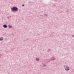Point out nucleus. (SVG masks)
<instances>
[{
    "label": "nucleus",
    "mask_w": 74,
    "mask_h": 74,
    "mask_svg": "<svg viewBox=\"0 0 74 74\" xmlns=\"http://www.w3.org/2000/svg\"><path fill=\"white\" fill-rule=\"evenodd\" d=\"M43 67H45V66H46V65L45 64H43Z\"/></svg>",
    "instance_id": "nucleus-8"
},
{
    "label": "nucleus",
    "mask_w": 74,
    "mask_h": 74,
    "mask_svg": "<svg viewBox=\"0 0 74 74\" xmlns=\"http://www.w3.org/2000/svg\"><path fill=\"white\" fill-rule=\"evenodd\" d=\"M45 15H46V16H47V14H45Z\"/></svg>",
    "instance_id": "nucleus-10"
},
{
    "label": "nucleus",
    "mask_w": 74,
    "mask_h": 74,
    "mask_svg": "<svg viewBox=\"0 0 74 74\" xmlns=\"http://www.w3.org/2000/svg\"><path fill=\"white\" fill-rule=\"evenodd\" d=\"M49 51L51 50V49H49Z\"/></svg>",
    "instance_id": "nucleus-12"
},
{
    "label": "nucleus",
    "mask_w": 74,
    "mask_h": 74,
    "mask_svg": "<svg viewBox=\"0 0 74 74\" xmlns=\"http://www.w3.org/2000/svg\"><path fill=\"white\" fill-rule=\"evenodd\" d=\"M8 27L9 28H11V27H12V26H10V25H8Z\"/></svg>",
    "instance_id": "nucleus-5"
},
{
    "label": "nucleus",
    "mask_w": 74,
    "mask_h": 74,
    "mask_svg": "<svg viewBox=\"0 0 74 74\" xmlns=\"http://www.w3.org/2000/svg\"><path fill=\"white\" fill-rule=\"evenodd\" d=\"M22 6H23V7H24V6H25V5H24V4H23Z\"/></svg>",
    "instance_id": "nucleus-9"
},
{
    "label": "nucleus",
    "mask_w": 74,
    "mask_h": 74,
    "mask_svg": "<svg viewBox=\"0 0 74 74\" xmlns=\"http://www.w3.org/2000/svg\"><path fill=\"white\" fill-rule=\"evenodd\" d=\"M53 58H52V60H53Z\"/></svg>",
    "instance_id": "nucleus-11"
},
{
    "label": "nucleus",
    "mask_w": 74,
    "mask_h": 74,
    "mask_svg": "<svg viewBox=\"0 0 74 74\" xmlns=\"http://www.w3.org/2000/svg\"><path fill=\"white\" fill-rule=\"evenodd\" d=\"M52 59H53V60H55V57H53V58H52Z\"/></svg>",
    "instance_id": "nucleus-7"
},
{
    "label": "nucleus",
    "mask_w": 74,
    "mask_h": 74,
    "mask_svg": "<svg viewBox=\"0 0 74 74\" xmlns=\"http://www.w3.org/2000/svg\"><path fill=\"white\" fill-rule=\"evenodd\" d=\"M64 67L65 68V70L66 71H68L70 70V68L66 65H64Z\"/></svg>",
    "instance_id": "nucleus-2"
},
{
    "label": "nucleus",
    "mask_w": 74,
    "mask_h": 74,
    "mask_svg": "<svg viewBox=\"0 0 74 74\" xmlns=\"http://www.w3.org/2000/svg\"><path fill=\"white\" fill-rule=\"evenodd\" d=\"M12 10V11H18V8L17 7H13L12 8H11Z\"/></svg>",
    "instance_id": "nucleus-1"
},
{
    "label": "nucleus",
    "mask_w": 74,
    "mask_h": 74,
    "mask_svg": "<svg viewBox=\"0 0 74 74\" xmlns=\"http://www.w3.org/2000/svg\"><path fill=\"white\" fill-rule=\"evenodd\" d=\"M3 40V37L0 38V41H2V40Z\"/></svg>",
    "instance_id": "nucleus-4"
},
{
    "label": "nucleus",
    "mask_w": 74,
    "mask_h": 74,
    "mask_svg": "<svg viewBox=\"0 0 74 74\" xmlns=\"http://www.w3.org/2000/svg\"><path fill=\"white\" fill-rule=\"evenodd\" d=\"M3 26L4 28H7V25H4Z\"/></svg>",
    "instance_id": "nucleus-3"
},
{
    "label": "nucleus",
    "mask_w": 74,
    "mask_h": 74,
    "mask_svg": "<svg viewBox=\"0 0 74 74\" xmlns=\"http://www.w3.org/2000/svg\"><path fill=\"white\" fill-rule=\"evenodd\" d=\"M39 59H40L38 58H36V61H39Z\"/></svg>",
    "instance_id": "nucleus-6"
}]
</instances>
